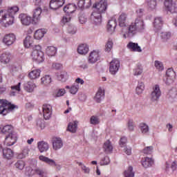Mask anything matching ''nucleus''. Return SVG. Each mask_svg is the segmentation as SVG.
Wrapping results in <instances>:
<instances>
[{"label": "nucleus", "instance_id": "nucleus-2", "mask_svg": "<svg viewBox=\"0 0 177 177\" xmlns=\"http://www.w3.org/2000/svg\"><path fill=\"white\" fill-rule=\"evenodd\" d=\"M138 32H139V31L138 30L135 24H133V22H131V24L128 26V27L126 26L121 29V34L125 39L132 38L133 37H135Z\"/></svg>", "mask_w": 177, "mask_h": 177}, {"label": "nucleus", "instance_id": "nucleus-39", "mask_svg": "<svg viewBox=\"0 0 177 177\" xmlns=\"http://www.w3.org/2000/svg\"><path fill=\"white\" fill-rule=\"evenodd\" d=\"M153 27L156 30H160L162 27V19L161 17L155 18Z\"/></svg>", "mask_w": 177, "mask_h": 177}, {"label": "nucleus", "instance_id": "nucleus-52", "mask_svg": "<svg viewBox=\"0 0 177 177\" xmlns=\"http://www.w3.org/2000/svg\"><path fill=\"white\" fill-rule=\"evenodd\" d=\"M70 21H71V15L68 14L64 15L61 20L62 24H67V23H70Z\"/></svg>", "mask_w": 177, "mask_h": 177}, {"label": "nucleus", "instance_id": "nucleus-3", "mask_svg": "<svg viewBox=\"0 0 177 177\" xmlns=\"http://www.w3.org/2000/svg\"><path fill=\"white\" fill-rule=\"evenodd\" d=\"M16 109V106L12 104L6 100H0V114L6 115L10 111H13Z\"/></svg>", "mask_w": 177, "mask_h": 177}, {"label": "nucleus", "instance_id": "nucleus-61", "mask_svg": "<svg viewBox=\"0 0 177 177\" xmlns=\"http://www.w3.org/2000/svg\"><path fill=\"white\" fill-rule=\"evenodd\" d=\"M68 32L74 35L77 32V28L74 27V25H69L68 27Z\"/></svg>", "mask_w": 177, "mask_h": 177}, {"label": "nucleus", "instance_id": "nucleus-58", "mask_svg": "<svg viewBox=\"0 0 177 177\" xmlns=\"http://www.w3.org/2000/svg\"><path fill=\"white\" fill-rule=\"evenodd\" d=\"M35 172L37 175H39V177H44L46 175V171L42 169H36Z\"/></svg>", "mask_w": 177, "mask_h": 177}, {"label": "nucleus", "instance_id": "nucleus-37", "mask_svg": "<svg viewBox=\"0 0 177 177\" xmlns=\"http://www.w3.org/2000/svg\"><path fill=\"white\" fill-rule=\"evenodd\" d=\"M46 34V31L45 29H38L35 32V39H41V38H44V36Z\"/></svg>", "mask_w": 177, "mask_h": 177}, {"label": "nucleus", "instance_id": "nucleus-19", "mask_svg": "<svg viewBox=\"0 0 177 177\" xmlns=\"http://www.w3.org/2000/svg\"><path fill=\"white\" fill-rule=\"evenodd\" d=\"M92 2L91 0H79L77 2V6L79 9L83 10V9H88L91 8Z\"/></svg>", "mask_w": 177, "mask_h": 177}, {"label": "nucleus", "instance_id": "nucleus-18", "mask_svg": "<svg viewBox=\"0 0 177 177\" xmlns=\"http://www.w3.org/2000/svg\"><path fill=\"white\" fill-rule=\"evenodd\" d=\"M117 27V20L114 18L110 19L107 24V31L109 34H113L115 31V28Z\"/></svg>", "mask_w": 177, "mask_h": 177}, {"label": "nucleus", "instance_id": "nucleus-30", "mask_svg": "<svg viewBox=\"0 0 177 177\" xmlns=\"http://www.w3.org/2000/svg\"><path fill=\"white\" fill-rule=\"evenodd\" d=\"M42 9L40 7L35 8L33 11V21H39Z\"/></svg>", "mask_w": 177, "mask_h": 177}, {"label": "nucleus", "instance_id": "nucleus-31", "mask_svg": "<svg viewBox=\"0 0 177 177\" xmlns=\"http://www.w3.org/2000/svg\"><path fill=\"white\" fill-rule=\"evenodd\" d=\"M40 75H41V70L39 69H35V70L31 71L28 73V77L30 80H37V78H39Z\"/></svg>", "mask_w": 177, "mask_h": 177}, {"label": "nucleus", "instance_id": "nucleus-27", "mask_svg": "<svg viewBox=\"0 0 177 177\" xmlns=\"http://www.w3.org/2000/svg\"><path fill=\"white\" fill-rule=\"evenodd\" d=\"M7 15L8 17H12L13 21H15V15L19 12V7L14 6L12 7H10L8 9Z\"/></svg>", "mask_w": 177, "mask_h": 177}, {"label": "nucleus", "instance_id": "nucleus-64", "mask_svg": "<svg viewBox=\"0 0 177 177\" xmlns=\"http://www.w3.org/2000/svg\"><path fill=\"white\" fill-rule=\"evenodd\" d=\"M173 3L174 2L172 1V0H165L164 5L167 10H169V8H171Z\"/></svg>", "mask_w": 177, "mask_h": 177}, {"label": "nucleus", "instance_id": "nucleus-14", "mask_svg": "<svg viewBox=\"0 0 177 177\" xmlns=\"http://www.w3.org/2000/svg\"><path fill=\"white\" fill-rule=\"evenodd\" d=\"M35 88H37V84L32 81H28L24 84V89L26 92H28V93H32Z\"/></svg>", "mask_w": 177, "mask_h": 177}, {"label": "nucleus", "instance_id": "nucleus-60", "mask_svg": "<svg viewBox=\"0 0 177 177\" xmlns=\"http://www.w3.org/2000/svg\"><path fill=\"white\" fill-rule=\"evenodd\" d=\"M79 165L81 167V169L84 171V174H89V172H91L89 167L85 166V165L82 164V162H80Z\"/></svg>", "mask_w": 177, "mask_h": 177}, {"label": "nucleus", "instance_id": "nucleus-29", "mask_svg": "<svg viewBox=\"0 0 177 177\" xmlns=\"http://www.w3.org/2000/svg\"><path fill=\"white\" fill-rule=\"evenodd\" d=\"M14 153L12 149L8 148H5L3 149V156L7 160H12L13 158Z\"/></svg>", "mask_w": 177, "mask_h": 177}, {"label": "nucleus", "instance_id": "nucleus-5", "mask_svg": "<svg viewBox=\"0 0 177 177\" xmlns=\"http://www.w3.org/2000/svg\"><path fill=\"white\" fill-rule=\"evenodd\" d=\"M161 88H160V85L155 84L152 87V91L149 95L150 101L152 103H157L158 100H160V97H161Z\"/></svg>", "mask_w": 177, "mask_h": 177}, {"label": "nucleus", "instance_id": "nucleus-47", "mask_svg": "<svg viewBox=\"0 0 177 177\" xmlns=\"http://www.w3.org/2000/svg\"><path fill=\"white\" fill-rule=\"evenodd\" d=\"M15 167L17 168V169L23 171V169H24V167H26V162L23 160H18L17 162H15Z\"/></svg>", "mask_w": 177, "mask_h": 177}, {"label": "nucleus", "instance_id": "nucleus-20", "mask_svg": "<svg viewBox=\"0 0 177 177\" xmlns=\"http://www.w3.org/2000/svg\"><path fill=\"white\" fill-rule=\"evenodd\" d=\"M37 149L40 153H46L49 150V144L45 141L37 142Z\"/></svg>", "mask_w": 177, "mask_h": 177}, {"label": "nucleus", "instance_id": "nucleus-38", "mask_svg": "<svg viewBox=\"0 0 177 177\" xmlns=\"http://www.w3.org/2000/svg\"><path fill=\"white\" fill-rule=\"evenodd\" d=\"M33 38L31 36H26L24 40V45L25 48H31L33 44Z\"/></svg>", "mask_w": 177, "mask_h": 177}, {"label": "nucleus", "instance_id": "nucleus-50", "mask_svg": "<svg viewBox=\"0 0 177 177\" xmlns=\"http://www.w3.org/2000/svg\"><path fill=\"white\" fill-rule=\"evenodd\" d=\"M13 129V127H12V125H6L3 127V129H1V132L3 133H12V130Z\"/></svg>", "mask_w": 177, "mask_h": 177}, {"label": "nucleus", "instance_id": "nucleus-24", "mask_svg": "<svg viewBox=\"0 0 177 177\" xmlns=\"http://www.w3.org/2000/svg\"><path fill=\"white\" fill-rule=\"evenodd\" d=\"M63 147V141L62 138H56L53 140V150H60Z\"/></svg>", "mask_w": 177, "mask_h": 177}, {"label": "nucleus", "instance_id": "nucleus-55", "mask_svg": "<svg viewBox=\"0 0 177 177\" xmlns=\"http://www.w3.org/2000/svg\"><path fill=\"white\" fill-rule=\"evenodd\" d=\"M110 158L109 156H104L100 160V165H109L110 164Z\"/></svg>", "mask_w": 177, "mask_h": 177}, {"label": "nucleus", "instance_id": "nucleus-45", "mask_svg": "<svg viewBox=\"0 0 177 177\" xmlns=\"http://www.w3.org/2000/svg\"><path fill=\"white\" fill-rule=\"evenodd\" d=\"M30 151V149L27 147L24 148L21 153H19L17 156V158H19L20 160H22V158H26L27 156H28V153Z\"/></svg>", "mask_w": 177, "mask_h": 177}, {"label": "nucleus", "instance_id": "nucleus-53", "mask_svg": "<svg viewBox=\"0 0 177 177\" xmlns=\"http://www.w3.org/2000/svg\"><path fill=\"white\" fill-rule=\"evenodd\" d=\"M154 66L158 71H162V70H164V64L160 61H155Z\"/></svg>", "mask_w": 177, "mask_h": 177}, {"label": "nucleus", "instance_id": "nucleus-34", "mask_svg": "<svg viewBox=\"0 0 177 177\" xmlns=\"http://www.w3.org/2000/svg\"><path fill=\"white\" fill-rule=\"evenodd\" d=\"M66 89H68L69 92L71 95H76L77 92H78L80 89V85H77V84L73 83L71 86H66Z\"/></svg>", "mask_w": 177, "mask_h": 177}, {"label": "nucleus", "instance_id": "nucleus-13", "mask_svg": "<svg viewBox=\"0 0 177 177\" xmlns=\"http://www.w3.org/2000/svg\"><path fill=\"white\" fill-rule=\"evenodd\" d=\"M39 160L40 161H42V162H45L50 167H59L57 163H56V161L53 159H50L48 157L44 156L43 155H41L39 156Z\"/></svg>", "mask_w": 177, "mask_h": 177}, {"label": "nucleus", "instance_id": "nucleus-16", "mask_svg": "<svg viewBox=\"0 0 177 177\" xmlns=\"http://www.w3.org/2000/svg\"><path fill=\"white\" fill-rule=\"evenodd\" d=\"M19 17L21 20V24L24 26H30V24H31V23H32V21H34V19H32V18H31V17H30L26 14H21V15H19Z\"/></svg>", "mask_w": 177, "mask_h": 177}, {"label": "nucleus", "instance_id": "nucleus-10", "mask_svg": "<svg viewBox=\"0 0 177 177\" xmlns=\"http://www.w3.org/2000/svg\"><path fill=\"white\" fill-rule=\"evenodd\" d=\"M133 24L138 30V32H143V31L146 30V23H145V21L140 17L136 18Z\"/></svg>", "mask_w": 177, "mask_h": 177}, {"label": "nucleus", "instance_id": "nucleus-40", "mask_svg": "<svg viewBox=\"0 0 177 177\" xmlns=\"http://www.w3.org/2000/svg\"><path fill=\"white\" fill-rule=\"evenodd\" d=\"M176 95H177V90L176 88H173L169 91L167 95V99H169V100H172L175 99V97H176Z\"/></svg>", "mask_w": 177, "mask_h": 177}, {"label": "nucleus", "instance_id": "nucleus-22", "mask_svg": "<svg viewBox=\"0 0 177 177\" xmlns=\"http://www.w3.org/2000/svg\"><path fill=\"white\" fill-rule=\"evenodd\" d=\"M127 48L131 52H138V53H140L142 52V48L139 46L138 43H133L132 41H130L127 44Z\"/></svg>", "mask_w": 177, "mask_h": 177}, {"label": "nucleus", "instance_id": "nucleus-25", "mask_svg": "<svg viewBox=\"0 0 177 177\" xmlns=\"http://www.w3.org/2000/svg\"><path fill=\"white\" fill-rule=\"evenodd\" d=\"M89 52V46L88 44H80L77 48V53L80 55H86Z\"/></svg>", "mask_w": 177, "mask_h": 177}, {"label": "nucleus", "instance_id": "nucleus-6", "mask_svg": "<svg viewBox=\"0 0 177 177\" xmlns=\"http://www.w3.org/2000/svg\"><path fill=\"white\" fill-rule=\"evenodd\" d=\"M0 23H3L5 27L8 26H12L13 24V17L8 16V12L6 10L0 11Z\"/></svg>", "mask_w": 177, "mask_h": 177}, {"label": "nucleus", "instance_id": "nucleus-26", "mask_svg": "<svg viewBox=\"0 0 177 177\" xmlns=\"http://www.w3.org/2000/svg\"><path fill=\"white\" fill-rule=\"evenodd\" d=\"M94 99L97 103H100L104 99V90L99 88Z\"/></svg>", "mask_w": 177, "mask_h": 177}, {"label": "nucleus", "instance_id": "nucleus-17", "mask_svg": "<svg viewBox=\"0 0 177 177\" xmlns=\"http://www.w3.org/2000/svg\"><path fill=\"white\" fill-rule=\"evenodd\" d=\"M64 0H51L50 1V9L56 10L57 9H59V8H62V6L64 5Z\"/></svg>", "mask_w": 177, "mask_h": 177}, {"label": "nucleus", "instance_id": "nucleus-46", "mask_svg": "<svg viewBox=\"0 0 177 177\" xmlns=\"http://www.w3.org/2000/svg\"><path fill=\"white\" fill-rule=\"evenodd\" d=\"M113 41L111 39H109L105 44L104 50L106 53H110V52H111V49H113Z\"/></svg>", "mask_w": 177, "mask_h": 177}, {"label": "nucleus", "instance_id": "nucleus-12", "mask_svg": "<svg viewBox=\"0 0 177 177\" xmlns=\"http://www.w3.org/2000/svg\"><path fill=\"white\" fill-rule=\"evenodd\" d=\"M11 57L12 54L10 52L5 51L0 55V62L2 63V64H9Z\"/></svg>", "mask_w": 177, "mask_h": 177}, {"label": "nucleus", "instance_id": "nucleus-15", "mask_svg": "<svg viewBox=\"0 0 177 177\" xmlns=\"http://www.w3.org/2000/svg\"><path fill=\"white\" fill-rule=\"evenodd\" d=\"M43 115L46 120H49L52 115V106L49 104H44L42 107Z\"/></svg>", "mask_w": 177, "mask_h": 177}, {"label": "nucleus", "instance_id": "nucleus-54", "mask_svg": "<svg viewBox=\"0 0 177 177\" xmlns=\"http://www.w3.org/2000/svg\"><path fill=\"white\" fill-rule=\"evenodd\" d=\"M147 3L149 9H156V6H157L156 0H147Z\"/></svg>", "mask_w": 177, "mask_h": 177}, {"label": "nucleus", "instance_id": "nucleus-7", "mask_svg": "<svg viewBox=\"0 0 177 177\" xmlns=\"http://www.w3.org/2000/svg\"><path fill=\"white\" fill-rule=\"evenodd\" d=\"M176 78V73L174 71L172 68H170L166 71V78L164 79V82L166 85H171L174 84V81Z\"/></svg>", "mask_w": 177, "mask_h": 177}, {"label": "nucleus", "instance_id": "nucleus-56", "mask_svg": "<svg viewBox=\"0 0 177 177\" xmlns=\"http://www.w3.org/2000/svg\"><path fill=\"white\" fill-rule=\"evenodd\" d=\"M167 10L171 13H177V1H174Z\"/></svg>", "mask_w": 177, "mask_h": 177}, {"label": "nucleus", "instance_id": "nucleus-44", "mask_svg": "<svg viewBox=\"0 0 177 177\" xmlns=\"http://www.w3.org/2000/svg\"><path fill=\"white\" fill-rule=\"evenodd\" d=\"M124 177H135V172H133V167L131 166L129 167L127 170L124 172Z\"/></svg>", "mask_w": 177, "mask_h": 177}, {"label": "nucleus", "instance_id": "nucleus-11", "mask_svg": "<svg viewBox=\"0 0 177 177\" xmlns=\"http://www.w3.org/2000/svg\"><path fill=\"white\" fill-rule=\"evenodd\" d=\"M17 141V134L15 133H11L6 136L4 145H6V146H13V145H15Z\"/></svg>", "mask_w": 177, "mask_h": 177}, {"label": "nucleus", "instance_id": "nucleus-42", "mask_svg": "<svg viewBox=\"0 0 177 177\" xmlns=\"http://www.w3.org/2000/svg\"><path fill=\"white\" fill-rule=\"evenodd\" d=\"M140 131L145 135V133H147L150 130V128L149 127V125L147 124L142 122L139 124Z\"/></svg>", "mask_w": 177, "mask_h": 177}, {"label": "nucleus", "instance_id": "nucleus-63", "mask_svg": "<svg viewBox=\"0 0 177 177\" xmlns=\"http://www.w3.org/2000/svg\"><path fill=\"white\" fill-rule=\"evenodd\" d=\"M65 93H66V90L64 88H60L57 92L55 96L56 97H60L61 96H64Z\"/></svg>", "mask_w": 177, "mask_h": 177}, {"label": "nucleus", "instance_id": "nucleus-57", "mask_svg": "<svg viewBox=\"0 0 177 177\" xmlns=\"http://www.w3.org/2000/svg\"><path fill=\"white\" fill-rule=\"evenodd\" d=\"M160 37L163 41H167L171 38V32H162L160 33Z\"/></svg>", "mask_w": 177, "mask_h": 177}, {"label": "nucleus", "instance_id": "nucleus-35", "mask_svg": "<svg viewBox=\"0 0 177 177\" xmlns=\"http://www.w3.org/2000/svg\"><path fill=\"white\" fill-rule=\"evenodd\" d=\"M57 52V48L55 46H48L46 49V53L48 56L50 57L55 56Z\"/></svg>", "mask_w": 177, "mask_h": 177}, {"label": "nucleus", "instance_id": "nucleus-32", "mask_svg": "<svg viewBox=\"0 0 177 177\" xmlns=\"http://www.w3.org/2000/svg\"><path fill=\"white\" fill-rule=\"evenodd\" d=\"M77 9V7L74 4H68L64 8V11L66 15H71V13H74Z\"/></svg>", "mask_w": 177, "mask_h": 177}, {"label": "nucleus", "instance_id": "nucleus-4", "mask_svg": "<svg viewBox=\"0 0 177 177\" xmlns=\"http://www.w3.org/2000/svg\"><path fill=\"white\" fill-rule=\"evenodd\" d=\"M41 46L37 45L33 48V50L31 53V57L32 60L37 62V63H42L45 60V56L44 52L41 50Z\"/></svg>", "mask_w": 177, "mask_h": 177}, {"label": "nucleus", "instance_id": "nucleus-23", "mask_svg": "<svg viewBox=\"0 0 177 177\" xmlns=\"http://www.w3.org/2000/svg\"><path fill=\"white\" fill-rule=\"evenodd\" d=\"M99 60V52L93 50L88 56V63L93 64Z\"/></svg>", "mask_w": 177, "mask_h": 177}, {"label": "nucleus", "instance_id": "nucleus-8", "mask_svg": "<svg viewBox=\"0 0 177 177\" xmlns=\"http://www.w3.org/2000/svg\"><path fill=\"white\" fill-rule=\"evenodd\" d=\"M120 60H118V59H112L109 65V73L112 75H115L118 73V71L120 70Z\"/></svg>", "mask_w": 177, "mask_h": 177}, {"label": "nucleus", "instance_id": "nucleus-9", "mask_svg": "<svg viewBox=\"0 0 177 177\" xmlns=\"http://www.w3.org/2000/svg\"><path fill=\"white\" fill-rule=\"evenodd\" d=\"M2 42L6 46H12L16 42V35L13 33L7 34L3 37Z\"/></svg>", "mask_w": 177, "mask_h": 177}, {"label": "nucleus", "instance_id": "nucleus-1", "mask_svg": "<svg viewBox=\"0 0 177 177\" xmlns=\"http://www.w3.org/2000/svg\"><path fill=\"white\" fill-rule=\"evenodd\" d=\"M107 1L101 0L93 5L94 10L91 14V20L95 26H99L102 23V15L106 13L107 10Z\"/></svg>", "mask_w": 177, "mask_h": 177}, {"label": "nucleus", "instance_id": "nucleus-28", "mask_svg": "<svg viewBox=\"0 0 177 177\" xmlns=\"http://www.w3.org/2000/svg\"><path fill=\"white\" fill-rule=\"evenodd\" d=\"M77 128H78L77 121L71 122L68 124L67 131H68L69 132H71L72 133H75V132H77Z\"/></svg>", "mask_w": 177, "mask_h": 177}, {"label": "nucleus", "instance_id": "nucleus-48", "mask_svg": "<svg viewBox=\"0 0 177 177\" xmlns=\"http://www.w3.org/2000/svg\"><path fill=\"white\" fill-rule=\"evenodd\" d=\"M41 81L43 85H49L52 82V77L50 75H46L41 78Z\"/></svg>", "mask_w": 177, "mask_h": 177}, {"label": "nucleus", "instance_id": "nucleus-43", "mask_svg": "<svg viewBox=\"0 0 177 177\" xmlns=\"http://www.w3.org/2000/svg\"><path fill=\"white\" fill-rule=\"evenodd\" d=\"M57 78L59 81H61L62 82H66V81L68 80V75L67 74V72H61L57 75Z\"/></svg>", "mask_w": 177, "mask_h": 177}, {"label": "nucleus", "instance_id": "nucleus-49", "mask_svg": "<svg viewBox=\"0 0 177 177\" xmlns=\"http://www.w3.org/2000/svg\"><path fill=\"white\" fill-rule=\"evenodd\" d=\"M90 124H91V125H97L100 124L99 117L95 115L91 116L90 118Z\"/></svg>", "mask_w": 177, "mask_h": 177}, {"label": "nucleus", "instance_id": "nucleus-51", "mask_svg": "<svg viewBox=\"0 0 177 177\" xmlns=\"http://www.w3.org/2000/svg\"><path fill=\"white\" fill-rule=\"evenodd\" d=\"M142 73H143V66H142V65H138L133 70L134 75H141Z\"/></svg>", "mask_w": 177, "mask_h": 177}, {"label": "nucleus", "instance_id": "nucleus-41", "mask_svg": "<svg viewBox=\"0 0 177 177\" xmlns=\"http://www.w3.org/2000/svg\"><path fill=\"white\" fill-rule=\"evenodd\" d=\"M144 91H145V83L142 82H138L136 88V93L137 95H142Z\"/></svg>", "mask_w": 177, "mask_h": 177}, {"label": "nucleus", "instance_id": "nucleus-36", "mask_svg": "<svg viewBox=\"0 0 177 177\" xmlns=\"http://www.w3.org/2000/svg\"><path fill=\"white\" fill-rule=\"evenodd\" d=\"M103 149L105 153H111L113 151V145L110 140H106L103 145Z\"/></svg>", "mask_w": 177, "mask_h": 177}, {"label": "nucleus", "instance_id": "nucleus-59", "mask_svg": "<svg viewBox=\"0 0 177 177\" xmlns=\"http://www.w3.org/2000/svg\"><path fill=\"white\" fill-rule=\"evenodd\" d=\"M144 154H151L153 153V146L146 147L143 150Z\"/></svg>", "mask_w": 177, "mask_h": 177}, {"label": "nucleus", "instance_id": "nucleus-21", "mask_svg": "<svg viewBox=\"0 0 177 177\" xmlns=\"http://www.w3.org/2000/svg\"><path fill=\"white\" fill-rule=\"evenodd\" d=\"M128 17L127 14L125 13H122L119 17H118V23L120 27H122V28H124L127 27V24H128Z\"/></svg>", "mask_w": 177, "mask_h": 177}, {"label": "nucleus", "instance_id": "nucleus-33", "mask_svg": "<svg viewBox=\"0 0 177 177\" xmlns=\"http://www.w3.org/2000/svg\"><path fill=\"white\" fill-rule=\"evenodd\" d=\"M154 164V160L151 158L146 157L142 162V165L144 168H149Z\"/></svg>", "mask_w": 177, "mask_h": 177}, {"label": "nucleus", "instance_id": "nucleus-62", "mask_svg": "<svg viewBox=\"0 0 177 177\" xmlns=\"http://www.w3.org/2000/svg\"><path fill=\"white\" fill-rule=\"evenodd\" d=\"M37 125L41 128V129H44L45 128V121L42 119H39L37 122Z\"/></svg>", "mask_w": 177, "mask_h": 177}]
</instances>
